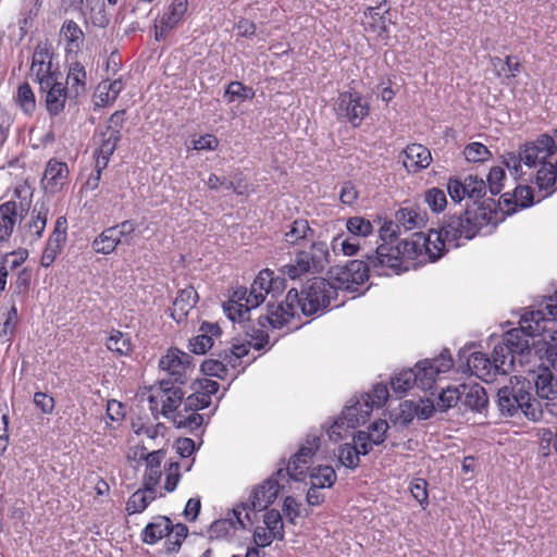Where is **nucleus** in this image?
<instances>
[{
	"instance_id": "obj_1",
	"label": "nucleus",
	"mask_w": 557,
	"mask_h": 557,
	"mask_svg": "<svg viewBox=\"0 0 557 557\" xmlns=\"http://www.w3.org/2000/svg\"><path fill=\"white\" fill-rule=\"evenodd\" d=\"M542 313L527 315L517 329L503 335L499 344L494 346L492 360L485 354L475 351L467 357L466 367L472 375L491 382L497 373L508 374L516 370V364L523 366L531 354L530 338L541 332L539 321Z\"/></svg>"
},
{
	"instance_id": "obj_2",
	"label": "nucleus",
	"mask_w": 557,
	"mask_h": 557,
	"mask_svg": "<svg viewBox=\"0 0 557 557\" xmlns=\"http://www.w3.org/2000/svg\"><path fill=\"white\" fill-rule=\"evenodd\" d=\"M337 296V288L327 280L313 277L301 288H290L285 301L278 304L268 302L267 313L260 314L257 320L261 327L271 326L281 329L290 322L300 311L304 315H313L323 312Z\"/></svg>"
},
{
	"instance_id": "obj_3",
	"label": "nucleus",
	"mask_w": 557,
	"mask_h": 557,
	"mask_svg": "<svg viewBox=\"0 0 557 557\" xmlns=\"http://www.w3.org/2000/svg\"><path fill=\"white\" fill-rule=\"evenodd\" d=\"M531 382L527 379L513 376L510 384L497 392V405L502 414L513 417L521 411L531 421H540L544 410L541 404L531 394Z\"/></svg>"
},
{
	"instance_id": "obj_4",
	"label": "nucleus",
	"mask_w": 557,
	"mask_h": 557,
	"mask_svg": "<svg viewBox=\"0 0 557 557\" xmlns=\"http://www.w3.org/2000/svg\"><path fill=\"white\" fill-rule=\"evenodd\" d=\"M425 243L424 235L416 232L411 238L403 239L396 246L379 245L370 262L374 268L383 267L398 274L408 270V267L401 268L404 259L413 260L424 253Z\"/></svg>"
},
{
	"instance_id": "obj_5",
	"label": "nucleus",
	"mask_w": 557,
	"mask_h": 557,
	"mask_svg": "<svg viewBox=\"0 0 557 557\" xmlns=\"http://www.w3.org/2000/svg\"><path fill=\"white\" fill-rule=\"evenodd\" d=\"M329 248L324 242H312L309 250L298 251L294 261L283 265L281 272L292 280L307 273H319L329 262Z\"/></svg>"
},
{
	"instance_id": "obj_6",
	"label": "nucleus",
	"mask_w": 557,
	"mask_h": 557,
	"mask_svg": "<svg viewBox=\"0 0 557 557\" xmlns=\"http://www.w3.org/2000/svg\"><path fill=\"white\" fill-rule=\"evenodd\" d=\"M372 410L373 404L369 403V397L354 396L342 411L341 417L327 430L329 438L334 442L339 441L349 429H356L366 423Z\"/></svg>"
},
{
	"instance_id": "obj_7",
	"label": "nucleus",
	"mask_w": 557,
	"mask_h": 557,
	"mask_svg": "<svg viewBox=\"0 0 557 557\" xmlns=\"http://www.w3.org/2000/svg\"><path fill=\"white\" fill-rule=\"evenodd\" d=\"M368 255L367 261L351 260L345 265L336 267L331 271L332 277L337 282L338 289H344L349 293H357L359 286L369 278V272L373 271L379 275L387 274L383 267H373L370 258L373 256Z\"/></svg>"
},
{
	"instance_id": "obj_8",
	"label": "nucleus",
	"mask_w": 557,
	"mask_h": 557,
	"mask_svg": "<svg viewBox=\"0 0 557 557\" xmlns=\"http://www.w3.org/2000/svg\"><path fill=\"white\" fill-rule=\"evenodd\" d=\"M453 364L454 361L448 349H443L438 357L419 361L413 368L417 376L416 386L422 391L432 389L440 375L447 373Z\"/></svg>"
},
{
	"instance_id": "obj_9",
	"label": "nucleus",
	"mask_w": 557,
	"mask_h": 557,
	"mask_svg": "<svg viewBox=\"0 0 557 557\" xmlns=\"http://www.w3.org/2000/svg\"><path fill=\"white\" fill-rule=\"evenodd\" d=\"M277 478L275 475L265 480L252 490L247 502L239 505L250 524L253 522L251 513L256 516L257 511L265 510L276 499L281 487Z\"/></svg>"
},
{
	"instance_id": "obj_10",
	"label": "nucleus",
	"mask_w": 557,
	"mask_h": 557,
	"mask_svg": "<svg viewBox=\"0 0 557 557\" xmlns=\"http://www.w3.org/2000/svg\"><path fill=\"white\" fill-rule=\"evenodd\" d=\"M320 446V438L315 435H308L305 444L292 456L286 469H278L276 476H285V473L295 481H302L309 469L314 453Z\"/></svg>"
},
{
	"instance_id": "obj_11",
	"label": "nucleus",
	"mask_w": 557,
	"mask_h": 557,
	"mask_svg": "<svg viewBox=\"0 0 557 557\" xmlns=\"http://www.w3.org/2000/svg\"><path fill=\"white\" fill-rule=\"evenodd\" d=\"M334 110L337 119L346 120L356 127L369 114L370 108L359 92L345 91L339 94Z\"/></svg>"
},
{
	"instance_id": "obj_12",
	"label": "nucleus",
	"mask_w": 557,
	"mask_h": 557,
	"mask_svg": "<svg viewBox=\"0 0 557 557\" xmlns=\"http://www.w3.org/2000/svg\"><path fill=\"white\" fill-rule=\"evenodd\" d=\"M523 164L528 168L548 164L547 159L557 154V141L553 135L542 134L534 141L521 147Z\"/></svg>"
},
{
	"instance_id": "obj_13",
	"label": "nucleus",
	"mask_w": 557,
	"mask_h": 557,
	"mask_svg": "<svg viewBox=\"0 0 557 557\" xmlns=\"http://www.w3.org/2000/svg\"><path fill=\"white\" fill-rule=\"evenodd\" d=\"M125 110L115 111L108 120L103 128H99L96 136L99 137L98 151L102 154L112 156L121 140V131L125 123Z\"/></svg>"
},
{
	"instance_id": "obj_14",
	"label": "nucleus",
	"mask_w": 557,
	"mask_h": 557,
	"mask_svg": "<svg viewBox=\"0 0 557 557\" xmlns=\"http://www.w3.org/2000/svg\"><path fill=\"white\" fill-rule=\"evenodd\" d=\"M40 95L45 98L46 109L50 116H57L64 111L66 100L74 98L64 84V78H55L39 87Z\"/></svg>"
},
{
	"instance_id": "obj_15",
	"label": "nucleus",
	"mask_w": 557,
	"mask_h": 557,
	"mask_svg": "<svg viewBox=\"0 0 557 557\" xmlns=\"http://www.w3.org/2000/svg\"><path fill=\"white\" fill-rule=\"evenodd\" d=\"M50 212L49 201L45 198L35 202L29 219L20 226L23 235L30 243L36 242L42 237L46 230L48 215Z\"/></svg>"
},
{
	"instance_id": "obj_16",
	"label": "nucleus",
	"mask_w": 557,
	"mask_h": 557,
	"mask_svg": "<svg viewBox=\"0 0 557 557\" xmlns=\"http://www.w3.org/2000/svg\"><path fill=\"white\" fill-rule=\"evenodd\" d=\"M193 357L177 348H171L159 361V367L166 371L174 383L184 384L185 374L190 368Z\"/></svg>"
},
{
	"instance_id": "obj_17",
	"label": "nucleus",
	"mask_w": 557,
	"mask_h": 557,
	"mask_svg": "<svg viewBox=\"0 0 557 557\" xmlns=\"http://www.w3.org/2000/svg\"><path fill=\"white\" fill-rule=\"evenodd\" d=\"M471 218L468 216L467 210L457 215H449L440 228L447 242L454 243V247H458V239L465 238L467 240L474 237V226L471 224Z\"/></svg>"
},
{
	"instance_id": "obj_18",
	"label": "nucleus",
	"mask_w": 557,
	"mask_h": 557,
	"mask_svg": "<svg viewBox=\"0 0 557 557\" xmlns=\"http://www.w3.org/2000/svg\"><path fill=\"white\" fill-rule=\"evenodd\" d=\"M474 226V236L484 227L495 228L503 219V212L498 211L493 199H487L474 209H467Z\"/></svg>"
},
{
	"instance_id": "obj_19",
	"label": "nucleus",
	"mask_w": 557,
	"mask_h": 557,
	"mask_svg": "<svg viewBox=\"0 0 557 557\" xmlns=\"http://www.w3.org/2000/svg\"><path fill=\"white\" fill-rule=\"evenodd\" d=\"M180 385V383L166 379L160 381L162 414L165 418L171 419L177 411H184V392Z\"/></svg>"
},
{
	"instance_id": "obj_20",
	"label": "nucleus",
	"mask_w": 557,
	"mask_h": 557,
	"mask_svg": "<svg viewBox=\"0 0 557 557\" xmlns=\"http://www.w3.org/2000/svg\"><path fill=\"white\" fill-rule=\"evenodd\" d=\"M367 21V29L376 33L379 36H388V26L393 23L391 17V7L386 0L380 2L376 7H368L363 11Z\"/></svg>"
},
{
	"instance_id": "obj_21",
	"label": "nucleus",
	"mask_w": 557,
	"mask_h": 557,
	"mask_svg": "<svg viewBox=\"0 0 557 557\" xmlns=\"http://www.w3.org/2000/svg\"><path fill=\"white\" fill-rule=\"evenodd\" d=\"M243 512L245 511L238 505L233 508L227 518L215 520L208 531L210 539H224L228 536L232 531L246 529L249 522L245 519V516L242 517Z\"/></svg>"
},
{
	"instance_id": "obj_22",
	"label": "nucleus",
	"mask_w": 557,
	"mask_h": 557,
	"mask_svg": "<svg viewBox=\"0 0 557 557\" xmlns=\"http://www.w3.org/2000/svg\"><path fill=\"white\" fill-rule=\"evenodd\" d=\"M460 405L465 409L482 412L488 404L485 389L479 384L463 383L459 385Z\"/></svg>"
},
{
	"instance_id": "obj_23",
	"label": "nucleus",
	"mask_w": 557,
	"mask_h": 557,
	"mask_svg": "<svg viewBox=\"0 0 557 557\" xmlns=\"http://www.w3.org/2000/svg\"><path fill=\"white\" fill-rule=\"evenodd\" d=\"M403 154V164L409 173H417L426 169L432 161L430 150L420 144L408 145Z\"/></svg>"
},
{
	"instance_id": "obj_24",
	"label": "nucleus",
	"mask_w": 557,
	"mask_h": 557,
	"mask_svg": "<svg viewBox=\"0 0 557 557\" xmlns=\"http://www.w3.org/2000/svg\"><path fill=\"white\" fill-rule=\"evenodd\" d=\"M69 168L64 162L50 160L46 166L42 184L48 193L55 194L66 184Z\"/></svg>"
},
{
	"instance_id": "obj_25",
	"label": "nucleus",
	"mask_w": 557,
	"mask_h": 557,
	"mask_svg": "<svg viewBox=\"0 0 557 557\" xmlns=\"http://www.w3.org/2000/svg\"><path fill=\"white\" fill-rule=\"evenodd\" d=\"M314 230H312L305 219L293 221L284 233V240L286 244L293 246H302L308 243L312 244L314 238Z\"/></svg>"
},
{
	"instance_id": "obj_26",
	"label": "nucleus",
	"mask_w": 557,
	"mask_h": 557,
	"mask_svg": "<svg viewBox=\"0 0 557 557\" xmlns=\"http://www.w3.org/2000/svg\"><path fill=\"white\" fill-rule=\"evenodd\" d=\"M198 301V294L194 287H187L178 292L171 308V317L177 323L185 321L188 312Z\"/></svg>"
},
{
	"instance_id": "obj_27",
	"label": "nucleus",
	"mask_w": 557,
	"mask_h": 557,
	"mask_svg": "<svg viewBox=\"0 0 557 557\" xmlns=\"http://www.w3.org/2000/svg\"><path fill=\"white\" fill-rule=\"evenodd\" d=\"M20 212L15 200L0 205V245L8 243L15 227Z\"/></svg>"
},
{
	"instance_id": "obj_28",
	"label": "nucleus",
	"mask_w": 557,
	"mask_h": 557,
	"mask_svg": "<svg viewBox=\"0 0 557 557\" xmlns=\"http://www.w3.org/2000/svg\"><path fill=\"white\" fill-rule=\"evenodd\" d=\"M200 334L189 341V348L196 355H203L213 346V337L221 334V329L215 323L203 322Z\"/></svg>"
},
{
	"instance_id": "obj_29",
	"label": "nucleus",
	"mask_w": 557,
	"mask_h": 557,
	"mask_svg": "<svg viewBox=\"0 0 557 557\" xmlns=\"http://www.w3.org/2000/svg\"><path fill=\"white\" fill-rule=\"evenodd\" d=\"M534 384L540 398L547 400L557 398V376L553 374L547 366L539 368Z\"/></svg>"
},
{
	"instance_id": "obj_30",
	"label": "nucleus",
	"mask_w": 557,
	"mask_h": 557,
	"mask_svg": "<svg viewBox=\"0 0 557 557\" xmlns=\"http://www.w3.org/2000/svg\"><path fill=\"white\" fill-rule=\"evenodd\" d=\"M171 530V519L165 516H158L145 527L141 532V540L146 544L153 545L164 536L170 535Z\"/></svg>"
},
{
	"instance_id": "obj_31",
	"label": "nucleus",
	"mask_w": 557,
	"mask_h": 557,
	"mask_svg": "<svg viewBox=\"0 0 557 557\" xmlns=\"http://www.w3.org/2000/svg\"><path fill=\"white\" fill-rule=\"evenodd\" d=\"M86 70L85 66L77 62H71L69 65L67 76L64 81L65 86L69 88L74 98H78L86 92Z\"/></svg>"
},
{
	"instance_id": "obj_32",
	"label": "nucleus",
	"mask_w": 557,
	"mask_h": 557,
	"mask_svg": "<svg viewBox=\"0 0 557 557\" xmlns=\"http://www.w3.org/2000/svg\"><path fill=\"white\" fill-rule=\"evenodd\" d=\"M396 222L400 225V230L412 231L421 228L426 223V214L419 208L406 207L401 208L396 212Z\"/></svg>"
},
{
	"instance_id": "obj_33",
	"label": "nucleus",
	"mask_w": 557,
	"mask_h": 557,
	"mask_svg": "<svg viewBox=\"0 0 557 557\" xmlns=\"http://www.w3.org/2000/svg\"><path fill=\"white\" fill-rule=\"evenodd\" d=\"M165 457L163 449L153 450L145 456L147 469L145 473V486L156 487L158 485L162 472L161 462Z\"/></svg>"
},
{
	"instance_id": "obj_34",
	"label": "nucleus",
	"mask_w": 557,
	"mask_h": 557,
	"mask_svg": "<svg viewBox=\"0 0 557 557\" xmlns=\"http://www.w3.org/2000/svg\"><path fill=\"white\" fill-rule=\"evenodd\" d=\"M156 499V488L145 486L131 495L126 503V511L128 515L143 512L149 504Z\"/></svg>"
},
{
	"instance_id": "obj_35",
	"label": "nucleus",
	"mask_w": 557,
	"mask_h": 557,
	"mask_svg": "<svg viewBox=\"0 0 557 557\" xmlns=\"http://www.w3.org/2000/svg\"><path fill=\"white\" fill-rule=\"evenodd\" d=\"M535 183L544 196L552 195L557 190V171L553 163L544 164L541 166L535 176Z\"/></svg>"
},
{
	"instance_id": "obj_36",
	"label": "nucleus",
	"mask_w": 557,
	"mask_h": 557,
	"mask_svg": "<svg viewBox=\"0 0 557 557\" xmlns=\"http://www.w3.org/2000/svg\"><path fill=\"white\" fill-rule=\"evenodd\" d=\"M425 247H424V253L428 255L430 261H436L438 260L446 247L447 239L444 236V233L438 231H431L428 236H424Z\"/></svg>"
},
{
	"instance_id": "obj_37",
	"label": "nucleus",
	"mask_w": 557,
	"mask_h": 557,
	"mask_svg": "<svg viewBox=\"0 0 557 557\" xmlns=\"http://www.w3.org/2000/svg\"><path fill=\"white\" fill-rule=\"evenodd\" d=\"M265 296L262 290H259L252 284L249 289L240 287L234 292V298H237L242 302L244 301L243 306H245V312H250L251 309H256L264 301Z\"/></svg>"
},
{
	"instance_id": "obj_38",
	"label": "nucleus",
	"mask_w": 557,
	"mask_h": 557,
	"mask_svg": "<svg viewBox=\"0 0 557 557\" xmlns=\"http://www.w3.org/2000/svg\"><path fill=\"white\" fill-rule=\"evenodd\" d=\"M61 35L67 42V50L70 52L81 49L84 41V33L74 21L69 20L63 23Z\"/></svg>"
},
{
	"instance_id": "obj_39",
	"label": "nucleus",
	"mask_w": 557,
	"mask_h": 557,
	"mask_svg": "<svg viewBox=\"0 0 557 557\" xmlns=\"http://www.w3.org/2000/svg\"><path fill=\"white\" fill-rule=\"evenodd\" d=\"M535 312L542 313L541 315L543 318L541 321H539V324H540V326L542 329L541 332L539 334H536V336H539L543 332H545V330H546L545 322L546 321H548V320H552V321L557 320V296H549L545 300V304L541 305L540 309L527 311L521 317L520 321H522L524 318H527V315H530V313H535ZM521 322H519V324ZM533 337H535V335Z\"/></svg>"
},
{
	"instance_id": "obj_40",
	"label": "nucleus",
	"mask_w": 557,
	"mask_h": 557,
	"mask_svg": "<svg viewBox=\"0 0 557 557\" xmlns=\"http://www.w3.org/2000/svg\"><path fill=\"white\" fill-rule=\"evenodd\" d=\"M110 227L104 228L91 243V248L97 253L109 255L119 246V238L113 235Z\"/></svg>"
},
{
	"instance_id": "obj_41",
	"label": "nucleus",
	"mask_w": 557,
	"mask_h": 557,
	"mask_svg": "<svg viewBox=\"0 0 557 557\" xmlns=\"http://www.w3.org/2000/svg\"><path fill=\"white\" fill-rule=\"evenodd\" d=\"M310 484L314 487H331L336 481L335 470L331 466H318L309 473Z\"/></svg>"
},
{
	"instance_id": "obj_42",
	"label": "nucleus",
	"mask_w": 557,
	"mask_h": 557,
	"mask_svg": "<svg viewBox=\"0 0 557 557\" xmlns=\"http://www.w3.org/2000/svg\"><path fill=\"white\" fill-rule=\"evenodd\" d=\"M30 73L39 87L44 85V82L47 84L52 79L62 78V73L53 65L51 60H47V63L37 64V66L32 65Z\"/></svg>"
},
{
	"instance_id": "obj_43",
	"label": "nucleus",
	"mask_w": 557,
	"mask_h": 557,
	"mask_svg": "<svg viewBox=\"0 0 557 557\" xmlns=\"http://www.w3.org/2000/svg\"><path fill=\"white\" fill-rule=\"evenodd\" d=\"M273 271L264 269L259 272L258 276L252 282L259 290H262L265 295L274 293L283 287L284 280L273 276Z\"/></svg>"
},
{
	"instance_id": "obj_44",
	"label": "nucleus",
	"mask_w": 557,
	"mask_h": 557,
	"mask_svg": "<svg viewBox=\"0 0 557 557\" xmlns=\"http://www.w3.org/2000/svg\"><path fill=\"white\" fill-rule=\"evenodd\" d=\"M506 205L513 203L516 207L527 208L533 205V190L530 186H517L513 194L506 193L502 195Z\"/></svg>"
},
{
	"instance_id": "obj_45",
	"label": "nucleus",
	"mask_w": 557,
	"mask_h": 557,
	"mask_svg": "<svg viewBox=\"0 0 557 557\" xmlns=\"http://www.w3.org/2000/svg\"><path fill=\"white\" fill-rule=\"evenodd\" d=\"M171 420L176 428L187 429L190 432L198 430L203 423V417L197 411H177Z\"/></svg>"
},
{
	"instance_id": "obj_46",
	"label": "nucleus",
	"mask_w": 557,
	"mask_h": 557,
	"mask_svg": "<svg viewBox=\"0 0 557 557\" xmlns=\"http://www.w3.org/2000/svg\"><path fill=\"white\" fill-rule=\"evenodd\" d=\"M15 101L25 114L32 115L34 113L36 109V97L28 83H23L18 86Z\"/></svg>"
},
{
	"instance_id": "obj_47",
	"label": "nucleus",
	"mask_w": 557,
	"mask_h": 557,
	"mask_svg": "<svg viewBox=\"0 0 557 557\" xmlns=\"http://www.w3.org/2000/svg\"><path fill=\"white\" fill-rule=\"evenodd\" d=\"M230 363L224 360V351L218 354V358H210L201 363V371L209 376L224 379Z\"/></svg>"
},
{
	"instance_id": "obj_48",
	"label": "nucleus",
	"mask_w": 557,
	"mask_h": 557,
	"mask_svg": "<svg viewBox=\"0 0 557 557\" xmlns=\"http://www.w3.org/2000/svg\"><path fill=\"white\" fill-rule=\"evenodd\" d=\"M106 346L109 350L124 356L131 351V338L119 330H112Z\"/></svg>"
},
{
	"instance_id": "obj_49",
	"label": "nucleus",
	"mask_w": 557,
	"mask_h": 557,
	"mask_svg": "<svg viewBox=\"0 0 557 557\" xmlns=\"http://www.w3.org/2000/svg\"><path fill=\"white\" fill-rule=\"evenodd\" d=\"M188 535V528L183 523H172V530L170 535L168 536V540L165 541V550L169 554L177 553L181 547L183 541Z\"/></svg>"
},
{
	"instance_id": "obj_50",
	"label": "nucleus",
	"mask_w": 557,
	"mask_h": 557,
	"mask_svg": "<svg viewBox=\"0 0 557 557\" xmlns=\"http://www.w3.org/2000/svg\"><path fill=\"white\" fill-rule=\"evenodd\" d=\"M417 376L413 369H407L392 377L391 385L395 393L404 394L409 388L416 386Z\"/></svg>"
},
{
	"instance_id": "obj_51",
	"label": "nucleus",
	"mask_w": 557,
	"mask_h": 557,
	"mask_svg": "<svg viewBox=\"0 0 557 557\" xmlns=\"http://www.w3.org/2000/svg\"><path fill=\"white\" fill-rule=\"evenodd\" d=\"M137 223L133 220L122 221L113 226H110L111 231H114L115 238H119V245H132L134 239V233L136 231Z\"/></svg>"
},
{
	"instance_id": "obj_52",
	"label": "nucleus",
	"mask_w": 557,
	"mask_h": 557,
	"mask_svg": "<svg viewBox=\"0 0 557 557\" xmlns=\"http://www.w3.org/2000/svg\"><path fill=\"white\" fill-rule=\"evenodd\" d=\"M467 198H470L474 203L483 198L486 194V183L482 178L474 175H468L463 181Z\"/></svg>"
},
{
	"instance_id": "obj_53",
	"label": "nucleus",
	"mask_w": 557,
	"mask_h": 557,
	"mask_svg": "<svg viewBox=\"0 0 557 557\" xmlns=\"http://www.w3.org/2000/svg\"><path fill=\"white\" fill-rule=\"evenodd\" d=\"M13 196L20 200L16 203L22 219L30 209L33 190L26 183L18 184L14 188Z\"/></svg>"
},
{
	"instance_id": "obj_54",
	"label": "nucleus",
	"mask_w": 557,
	"mask_h": 557,
	"mask_svg": "<svg viewBox=\"0 0 557 557\" xmlns=\"http://www.w3.org/2000/svg\"><path fill=\"white\" fill-rule=\"evenodd\" d=\"M338 461L347 469L355 470L360 463V455L352 444H344L338 449Z\"/></svg>"
},
{
	"instance_id": "obj_55",
	"label": "nucleus",
	"mask_w": 557,
	"mask_h": 557,
	"mask_svg": "<svg viewBox=\"0 0 557 557\" xmlns=\"http://www.w3.org/2000/svg\"><path fill=\"white\" fill-rule=\"evenodd\" d=\"M188 0H173L170 11L162 17L165 20L166 27H175L187 11Z\"/></svg>"
},
{
	"instance_id": "obj_56",
	"label": "nucleus",
	"mask_w": 557,
	"mask_h": 557,
	"mask_svg": "<svg viewBox=\"0 0 557 557\" xmlns=\"http://www.w3.org/2000/svg\"><path fill=\"white\" fill-rule=\"evenodd\" d=\"M346 227L351 235L358 237H366L373 231V224L362 216L349 218L346 222Z\"/></svg>"
},
{
	"instance_id": "obj_57",
	"label": "nucleus",
	"mask_w": 557,
	"mask_h": 557,
	"mask_svg": "<svg viewBox=\"0 0 557 557\" xmlns=\"http://www.w3.org/2000/svg\"><path fill=\"white\" fill-rule=\"evenodd\" d=\"M42 0H29V5L22 11V18L18 21L22 35H25L29 27L33 26L34 18L37 16Z\"/></svg>"
},
{
	"instance_id": "obj_58",
	"label": "nucleus",
	"mask_w": 557,
	"mask_h": 557,
	"mask_svg": "<svg viewBox=\"0 0 557 557\" xmlns=\"http://www.w3.org/2000/svg\"><path fill=\"white\" fill-rule=\"evenodd\" d=\"M424 201L433 212H442L447 205L446 195L437 187L430 188L424 194Z\"/></svg>"
},
{
	"instance_id": "obj_59",
	"label": "nucleus",
	"mask_w": 557,
	"mask_h": 557,
	"mask_svg": "<svg viewBox=\"0 0 557 557\" xmlns=\"http://www.w3.org/2000/svg\"><path fill=\"white\" fill-rule=\"evenodd\" d=\"M253 95L255 94L250 87L245 86L240 82H232L227 85L224 97L227 98L228 102H233L236 99H250Z\"/></svg>"
},
{
	"instance_id": "obj_60",
	"label": "nucleus",
	"mask_w": 557,
	"mask_h": 557,
	"mask_svg": "<svg viewBox=\"0 0 557 557\" xmlns=\"http://www.w3.org/2000/svg\"><path fill=\"white\" fill-rule=\"evenodd\" d=\"M265 528L276 534L278 541L284 539V524L278 510L271 509L263 517Z\"/></svg>"
},
{
	"instance_id": "obj_61",
	"label": "nucleus",
	"mask_w": 557,
	"mask_h": 557,
	"mask_svg": "<svg viewBox=\"0 0 557 557\" xmlns=\"http://www.w3.org/2000/svg\"><path fill=\"white\" fill-rule=\"evenodd\" d=\"M460 391L459 386L457 387H446L443 388L437 401V407L441 411H446L449 408L460 404Z\"/></svg>"
},
{
	"instance_id": "obj_62",
	"label": "nucleus",
	"mask_w": 557,
	"mask_h": 557,
	"mask_svg": "<svg viewBox=\"0 0 557 557\" xmlns=\"http://www.w3.org/2000/svg\"><path fill=\"white\" fill-rule=\"evenodd\" d=\"M249 343L247 344H234L231 348L224 349V360L230 363V367L235 369L242 363L244 358L249 352Z\"/></svg>"
},
{
	"instance_id": "obj_63",
	"label": "nucleus",
	"mask_w": 557,
	"mask_h": 557,
	"mask_svg": "<svg viewBox=\"0 0 557 557\" xmlns=\"http://www.w3.org/2000/svg\"><path fill=\"white\" fill-rule=\"evenodd\" d=\"M463 154L470 162H483L490 158L491 152L481 143H470L466 146Z\"/></svg>"
},
{
	"instance_id": "obj_64",
	"label": "nucleus",
	"mask_w": 557,
	"mask_h": 557,
	"mask_svg": "<svg viewBox=\"0 0 557 557\" xmlns=\"http://www.w3.org/2000/svg\"><path fill=\"white\" fill-rule=\"evenodd\" d=\"M211 404V398L208 394L194 393L189 395L184 401V411H198L207 408Z\"/></svg>"
}]
</instances>
